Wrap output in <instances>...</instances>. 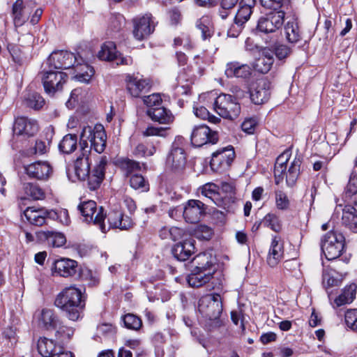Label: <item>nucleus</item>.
<instances>
[{
	"label": "nucleus",
	"instance_id": "52",
	"mask_svg": "<svg viewBox=\"0 0 357 357\" xmlns=\"http://www.w3.org/2000/svg\"><path fill=\"white\" fill-rule=\"evenodd\" d=\"M169 127H155L148 126L143 132L144 137L158 136L160 137H166L168 135Z\"/></svg>",
	"mask_w": 357,
	"mask_h": 357
},
{
	"label": "nucleus",
	"instance_id": "1",
	"mask_svg": "<svg viewBox=\"0 0 357 357\" xmlns=\"http://www.w3.org/2000/svg\"><path fill=\"white\" fill-rule=\"evenodd\" d=\"M54 305L61 309L66 317L72 321H77L85 307V300L82 291L70 286L63 289L56 297Z\"/></svg>",
	"mask_w": 357,
	"mask_h": 357
},
{
	"label": "nucleus",
	"instance_id": "45",
	"mask_svg": "<svg viewBox=\"0 0 357 357\" xmlns=\"http://www.w3.org/2000/svg\"><path fill=\"white\" fill-rule=\"evenodd\" d=\"M274 59L270 55H264L259 57L255 63V68L261 73H267L273 64Z\"/></svg>",
	"mask_w": 357,
	"mask_h": 357
},
{
	"label": "nucleus",
	"instance_id": "41",
	"mask_svg": "<svg viewBox=\"0 0 357 357\" xmlns=\"http://www.w3.org/2000/svg\"><path fill=\"white\" fill-rule=\"evenodd\" d=\"M116 45L113 42H106L101 46L98 56L101 60L113 61L116 58Z\"/></svg>",
	"mask_w": 357,
	"mask_h": 357
},
{
	"label": "nucleus",
	"instance_id": "2",
	"mask_svg": "<svg viewBox=\"0 0 357 357\" xmlns=\"http://www.w3.org/2000/svg\"><path fill=\"white\" fill-rule=\"evenodd\" d=\"M106 165V158H102L91 172L89 155L82 153V155L78 157L75 161V173L79 180L87 179L88 188L91 190H95L100 187L104 179Z\"/></svg>",
	"mask_w": 357,
	"mask_h": 357
},
{
	"label": "nucleus",
	"instance_id": "15",
	"mask_svg": "<svg viewBox=\"0 0 357 357\" xmlns=\"http://www.w3.org/2000/svg\"><path fill=\"white\" fill-rule=\"evenodd\" d=\"M133 36L138 40H142L155 29V22L152 15L146 13L143 16L137 17L133 20Z\"/></svg>",
	"mask_w": 357,
	"mask_h": 357
},
{
	"label": "nucleus",
	"instance_id": "44",
	"mask_svg": "<svg viewBox=\"0 0 357 357\" xmlns=\"http://www.w3.org/2000/svg\"><path fill=\"white\" fill-rule=\"evenodd\" d=\"M24 190L26 195L31 197L33 199L35 200L43 199L45 197V193L44 190L36 183H24Z\"/></svg>",
	"mask_w": 357,
	"mask_h": 357
},
{
	"label": "nucleus",
	"instance_id": "48",
	"mask_svg": "<svg viewBox=\"0 0 357 357\" xmlns=\"http://www.w3.org/2000/svg\"><path fill=\"white\" fill-rule=\"evenodd\" d=\"M25 104L27 107L38 110L45 105V100L40 94L33 93L25 98Z\"/></svg>",
	"mask_w": 357,
	"mask_h": 357
},
{
	"label": "nucleus",
	"instance_id": "29",
	"mask_svg": "<svg viewBox=\"0 0 357 357\" xmlns=\"http://www.w3.org/2000/svg\"><path fill=\"white\" fill-rule=\"evenodd\" d=\"M74 70V78L84 83H88L94 75V69L88 63L84 62L82 58H78V61L72 66Z\"/></svg>",
	"mask_w": 357,
	"mask_h": 357
},
{
	"label": "nucleus",
	"instance_id": "7",
	"mask_svg": "<svg viewBox=\"0 0 357 357\" xmlns=\"http://www.w3.org/2000/svg\"><path fill=\"white\" fill-rule=\"evenodd\" d=\"M215 111L222 118L234 120L241 114V105L231 95L222 93L215 99Z\"/></svg>",
	"mask_w": 357,
	"mask_h": 357
},
{
	"label": "nucleus",
	"instance_id": "21",
	"mask_svg": "<svg viewBox=\"0 0 357 357\" xmlns=\"http://www.w3.org/2000/svg\"><path fill=\"white\" fill-rule=\"evenodd\" d=\"M105 218H107L108 225H105L106 230L102 231V233H106L112 228L121 230L128 229L133 225L132 219L124 215L120 211H112L107 216L105 215Z\"/></svg>",
	"mask_w": 357,
	"mask_h": 357
},
{
	"label": "nucleus",
	"instance_id": "5",
	"mask_svg": "<svg viewBox=\"0 0 357 357\" xmlns=\"http://www.w3.org/2000/svg\"><path fill=\"white\" fill-rule=\"evenodd\" d=\"M58 70L44 64L40 73L45 91L50 95H54L56 91H61L67 81V74Z\"/></svg>",
	"mask_w": 357,
	"mask_h": 357
},
{
	"label": "nucleus",
	"instance_id": "13",
	"mask_svg": "<svg viewBox=\"0 0 357 357\" xmlns=\"http://www.w3.org/2000/svg\"><path fill=\"white\" fill-rule=\"evenodd\" d=\"M234 157L235 152L231 146L220 149L212 154L210 166L214 172H225L229 168Z\"/></svg>",
	"mask_w": 357,
	"mask_h": 357
},
{
	"label": "nucleus",
	"instance_id": "8",
	"mask_svg": "<svg viewBox=\"0 0 357 357\" xmlns=\"http://www.w3.org/2000/svg\"><path fill=\"white\" fill-rule=\"evenodd\" d=\"M198 309L199 312L210 320L216 321L220 324L219 319L223 310L222 301L220 294H208L199 301Z\"/></svg>",
	"mask_w": 357,
	"mask_h": 357
},
{
	"label": "nucleus",
	"instance_id": "47",
	"mask_svg": "<svg viewBox=\"0 0 357 357\" xmlns=\"http://www.w3.org/2000/svg\"><path fill=\"white\" fill-rule=\"evenodd\" d=\"M119 165L121 169L125 172L126 176L131 174L135 171H139L141 169V166L139 162L129 159L123 158L119 161Z\"/></svg>",
	"mask_w": 357,
	"mask_h": 357
},
{
	"label": "nucleus",
	"instance_id": "35",
	"mask_svg": "<svg viewBox=\"0 0 357 357\" xmlns=\"http://www.w3.org/2000/svg\"><path fill=\"white\" fill-rule=\"evenodd\" d=\"M39 321L47 330H55L61 323L54 311L47 308L41 310Z\"/></svg>",
	"mask_w": 357,
	"mask_h": 357
},
{
	"label": "nucleus",
	"instance_id": "39",
	"mask_svg": "<svg viewBox=\"0 0 357 357\" xmlns=\"http://www.w3.org/2000/svg\"><path fill=\"white\" fill-rule=\"evenodd\" d=\"M77 146V137L76 135L68 134L65 135L59 144V149L65 154L74 152Z\"/></svg>",
	"mask_w": 357,
	"mask_h": 357
},
{
	"label": "nucleus",
	"instance_id": "43",
	"mask_svg": "<svg viewBox=\"0 0 357 357\" xmlns=\"http://www.w3.org/2000/svg\"><path fill=\"white\" fill-rule=\"evenodd\" d=\"M192 80L187 78L185 73H181L177 77V84L175 87L178 95H188L190 93Z\"/></svg>",
	"mask_w": 357,
	"mask_h": 357
},
{
	"label": "nucleus",
	"instance_id": "28",
	"mask_svg": "<svg viewBox=\"0 0 357 357\" xmlns=\"http://www.w3.org/2000/svg\"><path fill=\"white\" fill-rule=\"evenodd\" d=\"M50 210L44 208L28 207L24 211V215L28 222L33 225L40 227L46 223L49 218Z\"/></svg>",
	"mask_w": 357,
	"mask_h": 357
},
{
	"label": "nucleus",
	"instance_id": "37",
	"mask_svg": "<svg viewBox=\"0 0 357 357\" xmlns=\"http://www.w3.org/2000/svg\"><path fill=\"white\" fill-rule=\"evenodd\" d=\"M284 31L289 43L295 44L301 40V32L296 19L287 22L284 26Z\"/></svg>",
	"mask_w": 357,
	"mask_h": 357
},
{
	"label": "nucleus",
	"instance_id": "63",
	"mask_svg": "<svg viewBox=\"0 0 357 357\" xmlns=\"http://www.w3.org/2000/svg\"><path fill=\"white\" fill-rule=\"evenodd\" d=\"M143 102L149 108H155L162 103V98L159 93H153L144 96Z\"/></svg>",
	"mask_w": 357,
	"mask_h": 357
},
{
	"label": "nucleus",
	"instance_id": "4",
	"mask_svg": "<svg viewBox=\"0 0 357 357\" xmlns=\"http://www.w3.org/2000/svg\"><path fill=\"white\" fill-rule=\"evenodd\" d=\"M184 146V138L181 136L176 137L166 158L167 167L179 178H181L187 163Z\"/></svg>",
	"mask_w": 357,
	"mask_h": 357
},
{
	"label": "nucleus",
	"instance_id": "17",
	"mask_svg": "<svg viewBox=\"0 0 357 357\" xmlns=\"http://www.w3.org/2000/svg\"><path fill=\"white\" fill-rule=\"evenodd\" d=\"M38 131L36 120L26 116H19L15 119L13 125L14 136L33 137Z\"/></svg>",
	"mask_w": 357,
	"mask_h": 357
},
{
	"label": "nucleus",
	"instance_id": "38",
	"mask_svg": "<svg viewBox=\"0 0 357 357\" xmlns=\"http://www.w3.org/2000/svg\"><path fill=\"white\" fill-rule=\"evenodd\" d=\"M357 287L355 284L346 286L342 294L335 298L334 303L337 307L351 303L356 297Z\"/></svg>",
	"mask_w": 357,
	"mask_h": 357
},
{
	"label": "nucleus",
	"instance_id": "53",
	"mask_svg": "<svg viewBox=\"0 0 357 357\" xmlns=\"http://www.w3.org/2000/svg\"><path fill=\"white\" fill-rule=\"evenodd\" d=\"M219 186L213 183H208L204 185L201 188V193L204 197L214 202L218 197Z\"/></svg>",
	"mask_w": 357,
	"mask_h": 357
},
{
	"label": "nucleus",
	"instance_id": "58",
	"mask_svg": "<svg viewBox=\"0 0 357 357\" xmlns=\"http://www.w3.org/2000/svg\"><path fill=\"white\" fill-rule=\"evenodd\" d=\"M155 152L156 148L155 146L148 147L144 144H139L133 151L135 155L142 157L152 156Z\"/></svg>",
	"mask_w": 357,
	"mask_h": 357
},
{
	"label": "nucleus",
	"instance_id": "16",
	"mask_svg": "<svg viewBox=\"0 0 357 357\" xmlns=\"http://www.w3.org/2000/svg\"><path fill=\"white\" fill-rule=\"evenodd\" d=\"M218 140V133L206 125L195 127L191 134V143L194 146L200 147L208 143L214 144Z\"/></svg>",
	"mask_w": 357,
	"mask_h": 357
},
{
	"label": "nucleus",
	"instance_id": "61",
	"mask_svg": "<svg viewBox=\"0 0 357 357\" xmlns=\"http://www.w3.org/2000/svg\"><path fill=\"white\" fill-rule=\"evenodd\" d=\"M56 335L61 339L62 341H69L74 335V329L70 327L62 326L61 322L57 327Z\"/></svg>",
	"mask_w": 357,
	"mask_h": 357
},
{
	"label": "nucleus",
	"instance_id": "27",
	"mask_svg": "<svg viewBox=\"0 0 357 357\" xmlns=\"http://www.w3.org/2000/svg\"><path fill=\"white\" fill-rule=\"evenodd\" d=\"M194 269L205 272L211 271V273L216 275L215 258L208 252H202L197 255L192 260Z\"/></svg>",
	"mask_w": 357,
	"mask_h": 357
},
{
	"label": "nucleus",
	"instance_id": "12",
	"mask_svg": "<svg viewBox=\"0 0 357 357\" xmlns=\"http://www.w3.org/2000/svg\"><path fill=\"white\" fill-rule=\"evenodd\" d=\"M212 280L213 289H221L223 285L224 278L221 273L212 274L211 271L205 272L193 269L187 277L188 284L192 287H199Z\"/></svg>",
	"mask_w": 357,
	"mask_h": 357
},
{
	"label": "nucleus",
	"instance_id": "57",
	"mask_svg": "<svg viewBox=\"0 0 357 357\" xmlns=\"http://www.w3.org/2000/svg\"><path fill=\"white\" fill-rule=\"evenodd\" d=\"M207 22L208 20L206 19L201 18L197 20L195 23V27L201 31L202 38L204 40L209 39L213 35V32L207 25Z\"/></svg>",
	"mask_w": 357,
	"mask_h": 357
},
{
	"label": "nucleus",
	"instance_id": "36",
	"mask_svg": "<svg viewBox=\"0 0 357 357\" xmlns=\"http://www.w3.org/2000/svg\"><path fill=\"white\" fill-rule=\"evenodd\" d=\"M342 220L343 225L351 231L357 233V210L351 206H346L343 209Z\"/></svg>",
	"mask_w": 357,
	"mask_h": 357
},
{
	"label": "nucleus",
	"instance_id": "32",
	"mask_svg": "<svg viewBox=\"0 0 357 357\" xmlns=\"http://www.w3.org/2000/svg\"><path fill=\"white\" fill-rule=\"evenodd\" d=\"M146 114L152 121L160 124H170L174 120L172 112L164 107L149 108Z\"/></svg>",
	"mask_w": 357,
	"mask_h": 357
},
{
	"label": "nucleus",
	"instance_id": "33",
	"mask_svg": "<svg viewBox=\"0 0 357 357\" xmlns=\"http://www.w3.org/2000/svg\"><path fill=\"white\" fill-rule=\"evenodd\" d=\"M283 243L280 241V238L275 236L271 242L268 255L267 256V263L271 266H275L283 257Z\"/></svg>",
	"mask_w": 357,
	"mask_h": 357
},
{
	"label": "nucleus",
	"instance_id": "50",
	"mask_svg": "<svg viewBox=\"0 0 357 357\" xmlns=\"http://www.w3.org/2000/svg\"><path fill=\"white\" fill-rule=\"evenodd\" d=\"M78 275L81 279L88 281L91 286H96L99 283L100 278L98 275L88 268H79Z\"/></svg>",
	"mask_w": 357,
	"mask_h": 357
},
{
	"label": "nucleus",
	"instance_id": "56",
	"mask_svg": "<svg viewBox=\"0 0 357 357\" xmlns=\"http://www.w3.org/2000/svg\"><path fill=\"white\" fill-rule=\"evenodd\" d=\"M49 219L59 220L66 225L70 222L68 212L66 209L63 208L59 211L50 210Z\"/></svg>",
	"mask_w": 357,
	"mask_h": 357
},
{
	"label": "nucleus",
	"instance_id": "54",
	"mask_svg": "<svg viewBox=\"0 0 357 357\" xmlns=\"http://www.w3.org/2000/svg\"><path fill=\"white\" fill-rule=\"evenodd\" d=\"M357 193V173L352 172L350 174L349 182L344 190L346 198H351Z\"/></svg>",
	"mask_w": 357,
	"mask_h": 357
},
{
	"label": "nucleus",
	"instance_id": "3",
	"mask_svg": "<svg viewBox=\"0 0 357 357\" xmlns=\"http://www.w3.org/2000/svg\"><path fill=\"white\" fill-rule=\"evenodd\" d=\"M107 135L104 127L97 124L94 127L85 126L80 134V146L83 153L87 154L91 149L102 153L106 147Z\"/></svg>",
	"mask_w": 357,
	"mask_h": 357
},
{
	"label": "nucleus",
	"instance_id": "22",
	"mask_svg": "<svg viewBox=\"0 0 357 357\" xmlns=\"http://www.w3.org/2000/svg\"><path fill=\"white\" fill-rule=\"evenodd\" d=\"M270 82L265 79H258L250 91L252 102L255 105L266 102L271 96Z\"/></svg>",
	"mask_w": 357,
	"mask_h": 357
},
{
	"label": "nucleus",
	"instance_id": "25",
	"mask_svg": "<svg viewBox=\"0 0 357 357\" xmlns=\"http://www.w3.org/2000/svg\"><path fill=\"white\" fill-rule=\"evenodd\" d=\"M195 240L188 238L181 242L176 243L172 249L173 256L178 261H184L188 260L195 252Z\"/></svg>",
	"mask_w": 357,
	"mask_h": 357
},
{
	"label": "nucleus",
	"instance_id": "49",
	"mask_svg": "<svg viewBox=\"0 0 357 357\" xmlns=\"http://www.w3.org/2000/svg\"><path fill=\"white\" fill-rule=\"evenodd\" d=\"M130 184L132 188L140 190L142 192L148 191L149 189V183L141 174H135L131 176Z\"/></svg>",
	"mask_w": 357,
	"mask_h": 357
},
{
	"label": "nucleus",
	"instance_id": "55",
	"mask_svg": "<svg viewBox=\"0 0 357 357\" xmlns=\"http://www.w3.org/2000/svg\"><path fill=\"white\" fill-rule=\"evenodd\" d=\"M333 271H324L322 275V284L326 289L329 287H336L340 284L341 280L335 278L333 275Z\"/></svg>",
	"mask_w": 357,
	"mask_h": 357
},
{
	"label": "nucleus",
	"instance_id": "46",
	"mask_svg": "<svg viewBox=\"0 0 357 357\" xmlns=\"http://www.w3.org/2000/svg\"><path fill=\"white\" fill-rule=\"evenodd\" d=\"M124 326L130 330L138 331L142 326V319L134 314H126L123 317Z\"/></svg>",
	"mask_w": 357,
	"mask_h": 357
},
{
	"label": "nucleus",
	"instance_id": "59",
	"mask_svg": "<svg viewBox=\"0 0 357 357\" xmlns=\"http://www.w3.org/2000/svg\"><path fill=\"white\" fill-rule=\"evenodd\" d=\"M167 17L169 24L174 26L180 24L183 19L180 9L176 7H173L167 11Z\"/></svg>",
	"mask_w": 357,
	"mask_h": 357
},
{
	"label": "nucleus",
	"instance_id": "62",
	"mask_svg": "<svg viewBox=\"0 0 357 357\" xmlns=\"http://www.w3.org/2000/svg\"><path fill=\"white\" fill-rule=\"evenodd\" d=\"M8 50L12 56L13 61L21 65L23 62L24 56L20 47L18 45L10 44L8 45Z\"/></svg>",
	"mask_w": 357,
	"mask_h": 357
},
{
	"label": "nucleus",
	"instance_id": "30",
	"mask_svg": "<svg viewBox=\"0 0 357 357\" xmlns=\"http://www.w3.org/2000/svg\"><path fill=\"white\" fill-rule=\"evenodd\" d=\"M251 68L249 65L238 61L229 62L226 66L225 75L227 77L246 79L251 75Z\"/></svg>",
	"mask_w": 357,
	"mask_h": 357
},
{
	"label": "nucleus",
	"instance_id": "26",
	"mask_svg": "<svg viewBox=\"0 0 357 357\" xmlns=\"http://www.w3.org/2000/svg\"><path fill=\"white\" fill-rule=\"evenodd\" d=\"M25 171L31 178L46 180L50 177L52 168L47 162L38 161L25 167Z\"/></svg>",
	"mask_w": 357,
	"mask_h": 357
},
{
	"label": "nucleus",
	"instance_id": "24",
	"mask_svg": "<svg viewBox=\"0 0 357 357\" xmlns=\"http://www.w3.org/2000/svg\"><path fill=\"white\" fill-rule=\"evenodd\" d=\"M36 241L38 243H47L50 246L62 247L66 243V238L63 233L53 230H40L36 232Z\"/></svg>",
	"mask_w": 357,
	"mask_h": 357
},
{
	"label": "nucleus",
	"instance_id": "51",
	"mask_svg": "<svg viewBox=\"0 0 357 357\" xmlns=\"http://www.w3.org/2000/svg\"><path fill=\"white\" fill-rule=\"evenodd\" d=\"M264 226L270 227L272 230L279 232L281 230V224L279 218L273 213H268L262 220Z\"/></svg>",
	"mask_w": 357,
	"mask_h": 357
},
{
	"label": "nucleus",
	"instance_id": "14",
	"mask_svg": "<svg viewBox=\"0 0 357 357\" xmlns=\"http://www.w3.org/2000/svg\"><path fill=\"white\" fill-rule=\"evenodd\" d=\"M78 61V57L72 52L63 50L53 52L47 58L45 64L54 69H68Z\"/></svg>",
	"mask_w": 357,
	"mask_h": 357
},
{
	"label": "nucleus",
	"instance_id": "40",
	"mask_svg": "<svg viewBox=\"0 0 357 357\" xmlns=\"http://www.w3.org/2000/svg\"><path fill=\"white\" fill-rule=\"evenodd\" d=\"M301 161L299 158H295L286 172L287 184L292 187L296 183L300 174Z\"/></svg>",
	"mask_w": 357,
	"mask_h": 357
},
{
	"label": "nucleus",
	"instance_id": "19",
	"mask_svg": "<svg viewBox=\"0 0 357 357\" xmlns=\"http://www.w3.org/2000/svg\"><path fill=\"white\" fill-rule=\"evenodd\" d=\"M205 204L195 199L189 200L183 207V218L187 222H199L205 214Z\"/></svg>",
	"mask_w": 357,
	"mask_h": 357
},
{
	"label": "nucleus",
	"instance_id": "9",
	"mask_svg": "<svg viewBox=\"0 0 357 357\" xmlns=\"http://www.w3.org/2000/svg\"><path fill=\"white\" fill-rule=\"evenodd\" d=\"M78 210L81 213L84 221L99 227L101 231H105V213L102 207L97 208L96 202L93 200H88L81 202L78 206Z\"/></svg>",
	"mask_w": 357,
	"mask_h": 357
},
{
	"label": "nucleus",
	"instance_id": "6",
	"mask_svg": "<svg viewBox=\"0 0 357 357\" xmlns=\"http://www.w3.org/2000/svg\"><path fill=\"white\" fill-rule=\"evenodd\" d=\"M345 245L344 236L334 231L326 233L321 240V248L328 260L338 258L342 253Z\"/></svg>",
	"mask_w": 357,
	"mask_h": 357
},
{
	"label": "nucleus",
	"instance_id": "23",
	"mask_svg": "<svg viewBox=\"0 0 357 357\" xmlns=\"http://www.w3.org/2000/svg\"><path fill=\"white\" fill-rule=\"evenodd\" d=\"M126 89L132 97L139 98L144 93L148 92L151 83L149 79L138 78L128 75L126 79Z\"/></svg>",
	"mask_w": 357,
	"mask_h": 357
},
{
	"label": "nucleus",
	"instance_id": "31",
	"mask_svg": "<svg viewBox=\"0 0 357 357\" xmlns=\"http://www.w3.org/2000/svg\"><path fill=\"white\" fill-rule=\"evenodd\" d=\"M38 351L43 357H53L61 352L63 348L46 337H40L37 344Z\"/></svg>",
	"mask_w": 357,
	"mask_h": 357
},
{
	"label": "nucleus",
	"instance_id": "18",
	"mask_svg": "<svg viewBox=\"0 0 357 357\" xmlns=\"http://www.w3.org/2000/svg\"><path fill=\"white\" fill-rule=\"evenodd\" d=\"M78 263L68 258H61L54 262L53 275L63 278L74 277L79 273Z\"/></svg>",
	"mask_w": 357,
	"mask_h": 357
},
{
	"label": "nucleus",
	"instance_id": "20",
	"mask_svg": "<svg viewBox=\"0 0 357 357\" xmlns=\"http://www.w3.org/2000/svg\"><path fill=\"white\" fill-rule=\"evenodd\" d=\"M33 8V3H24L22 0H16L13 4L11 13L16 27L22 26L29 20Z\"/></svg>",
	"mask_w": 357,
	"mask_h": 357
},
{
	"label": "nucleus",
	"instance_id": "42",
	"mask_svg": "<svg viewBox=\"0 0 357 357\" xmlns=\"http://www.w3.org/2000/svg\"><path fill=\"white\" fill-rule=\"evenodd\" d=\"M260 2L263 7L272 9V11H289L291 9L290 0H260Z\"/></svg>",
	"mask_w": 357,
	"mask_h": 357
},
{
	"label": "nucleus",
	"instance_id": "10",
	"mask_svg": "<svg viewBox=\"0 0 357 357\" xmlns=\"http://www.w3.org/2000/svg\"><path fill=\"white\" fill-rule=\"evenodd\" d=\"M256 0L241 1L240 7L234 17V23L227 31L229 37L236 38L241 33L245 24L250 20L252 13V8Z\"/></svg>",
	"mask_w": 357,
	"mask_h": 357
},
{
	"label": "nucleus",
	"instance_id": "11",
	"mask_svg": "<svg viewBox=\"0 0 357 357\" xmlns=\"http://www.w3.org/2000/svg\"><path fill=\"white\" fill-rule=\"evenodd\" d=\"M287 12L284 10H280L266 13L259 19L257 26V30L264 33L278 31L284 24V16Z\"/></svg>",
	"mask_w": 357,
	"mask_h": 357
},
{
	"label": "nucleus",
	"instance_id": "60",
	"mask_svg": "<svg viewBox=\"0 0 357 357\" xmlns=\"http://www.w3.org/2000/svg\"><path fill=\"white\" fill-rule=\"evenodd\" d=\"M344 318L347 326L357 332V309L347 310Z\"/></svg>",
	"mask_w": 357,
	"mask_h": 357
},
{
	"label": "nucleus",
	"instance_id": "64",
	"mask_svg": "<svg viewBox=\"0 0 357 357\" xmlns=\"http://www.w3.org/2000/svg\"><path fill=\"white\" fill-rule=\"evenodd\" d=\"M275 203L277 208L280 210H286L289 206V201L287 196L282 191L276 192Z\"/></svg>",
	"mask_w": 357,
	"mask_h": 357
},
{
	"label": "nucleus",
	"instance_id": "34",
	"mask_svg": "<svg viewBox=\"0 0 357 357\" xmlns=\"http://www.w3.org/2000/svg\"><path fill=\"white\" fill-rule=\"evenodd\" d=\"M17 342V328L13 326H8L3 329L0 347L4 352H8L9 349L13 347Z\"/></svg>",
	"mask_w": 357,
	"mask_h": 357
}]
</instances>
